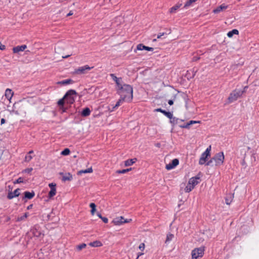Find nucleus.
<instances>
[{
	"instance_id": "nucleus-1",
	"label": "nucleus",
	"mask_w": 259,
	"mask_h": 259,
	"mask_svg": "<svg viewBox=\"0 0 259 259\" xmlns=\"http://www.w3.org/2000/svg\"><path fill=\"white\" fill-rule=\"evenodd\" d=\"M117 93L120 97L125 99V102H131L133 98V89L131 85L123 84L116 89Z\"/></svg>"
},
{
	"instance_id": "nucleus-2",
	"label": "nucleus",
	"mask_w": 259,
	"mask_h": 259,
	"mask_svg": "<svg viewBox=\"0 0 259 259\" xmlns=\"http://www.w3.org/2000/svg\"><path fill=\"white\" fill-rule=\"evenodd\" d=\"M245 92V91L240 90H234L230 94L228 100L229 103H232L236 101L239 98L241 97L242 94Z\"/></svg>"
},
{
	"instance_id": "nucleus-3",
	"label": "nucleus",
	"mask_w": 259,
	"mask_h": 259,
	"mask_svg": "<svg viewBox=\"0 0 259 259\" xmlns=\"http://www.w3.org/2000/svg\"><path fill=\"white\" fill-rule=\"evenodd\" d=\"M77 94L76 92L74 90H70L67 92L64 96V99H65V102L69 104H72L75 102V98L74 95Z\"/></svg>"
},
{
	"instance_id": "nucleus-4",
	"label": "nucleus",
	"mask_w": 259,
	"mask_h": 259,
	"mask_svg": "<svg viewBox=\"0 0 259 259\" xmlns=\"http://www.w3.org/2000/svg\"><path fill=\"white\" fill-rule=\"evenodd\" d=\"M204 247H200L194 249L191 252L192 258L199 259L204 254Z\"/></svg>"
},
{
	"instance_id": "nucleus-5",
	"label": "nucleus",
	"mask_w": 259,
	"mask_h": 259,
	"mask_svg": "<svg viewBox=\"0 0 259 259\" xmlns=\"http://www.w3.org/2000/svg\"><path fill=\"white\" fill-rule=\"evenodd\" d=\"M213 161L216 166H220L223 164L225 156L223 152L217 153L213 157Z\"/></svg>"
},
{
	"instance_id": "nucleus-6",
	"label": "nucleus",
	"mask_w": 259,
	"mask_h": 259,
	"mask_svg": "<svg viewBox=\"0 0 259 259\" xmlns=\"http://www.w3.org/2000/svg\"><path fill=\"white\" fill-rule=\"evenodd\" d=\"M211 150V146H209L206 150L202 153L199 161V164L203 165L205 163L208 156H210V152Z\"/></svg>"
},
{
	"instance_id": "nucleus-7",
	"label": "nucleus",
	"mask_w": 259,
	"mask_h": 259,
	"mask_svg": "<svg viewBox=\"0 0 259 259\" xmlns=\"http://www.w3.org/2000/svg\"><path fill=\"white\" fill-rule=\"evenodd\" d=\"M93 67H90L86 65L83 66L79 67L75 69L73 72V74H84L87 72V71L90 70Z\"/></svg>"
},
{
	"instance_id": "nucleus-8",
	"label": "nucleus",
	"mask_w": 259,
	"mask_h": 259,
	"mask_svg": "<svg viewBox=\"0 0 259 259\" xmlns=\"http://www.w3.org/2000/svg\"><path fill=\"white\" fill-rule=\"evenodd\" d=\"M131 221H132V219H124L123 217H119L114 219L112 222L115 225H120L123 223H129Z\"/></svg>"
},
{
	"instance_id": "nucleus-9",
	"label": "nucleus",
	"mask_w": 259,
	"mask_h": 259,
	"mask_svg": "<svg viewBox=\"0 0 259 259\" xmlns=\"http://www.w3.org/2000/svg\"><path fill=\"white\" fill-rule=\"evenodd\" d=\"M110 76L112 78V79L115 82L116 84V89H118L119 87H120L121 85H122V78L121 77H117L116 76L113 74L111 73L110 74Z\"/></svg>"
},
{
	"instance_id": "nucleus-10",
	"label": "nucleus",
	"mask_w": 259,
	"mask_h": 259,
	"mask_svg": "<svg viewBox=\"0 0 259 259\" xmlns=\"http://www.w3.org/2000/svg\"><path fill=\"white\" fill-rule=\"evenodd\" d=\"M49 186L51 189V190L49 193V197L51 198L56 194V184L53 183H50L49 184Z\"/></svg>"
},
{
	"instance_id": "nucleus-11",
	"label": "nucleus",
	"mask_w": 259,
	"mask_h": 259,
	"mask_svg": "<svg viewBox=\"0 0 259 259\" xmlns=\"http://www.w3.org/2000/svg\"><path fill=\"white\" fill-rule=\"evenodd\" d=\"M179 163V161L178 159L175 158L172 160L171 162L166 165V169L167 170H170L173 169L176 166H177Z\"/></svg>"
},
{
	"instance_id": "nucleus-12",
	"label": "nucleus",
	"mask_w": 259,
	"mask_h": 259,
	"mask_svg": "<svg viewBox=\"0 0 259 259\" xmlns=\"http://www.w3.org/2000/svg\"><path fill=\"white\" fill-rule=\"evenodd\" d=\"M20 189L18 188L16 189L13 192H9L8 193L7 198L9 199H12L14 198V197H16L19 196L20 195Z\"/></svg>"
},
{
	"instance_id": "nucleus-13",
	"label": "nucleus",
	"mask_w": 259,
	"mask_h": 259,
	"mask_svg": "<svg viewBox=\"0 0 259 259\" xmlns=\"http://www.w3.org/2000/svg\"><path fill=\"white\" fill-rule=\"evenodd\" d=\"M200 177L196 176L195 177L191 178L189 179L188 183L189 184L191 185L194 187L199 183Z\"/></svg>"
},
{
	"instance_id": "nucleus-14",
	"label": "nucleus",
	"mask_w": 259,
	"mask_h": 259,
	"mask_svg": "<svg viewBox=\"0 0 259 259\" xmlns=\"http://www.w3.org/2000/svg\"><path fill=\"white\" fill-rule=\"evenodd\" d=\"M61 175H63L62 180V181L65 182L66 181H70L73 179L72 175L69 173H66L65 174H63V172H61L60 174Z\"/></svg>"
},
{
	"instance_id": "nucleus-15",
	"label": "nucleus",
	"mask_w": 259,
	"mask_h": 259,
	"mask_svg": "<svg viewBox=\"0 0 259 259\" xmlns=\"http://www.w3.org/2000/svg\"><path fill=\"white\" fill-rule=\"evenodd\" d=\"M137 49L140 51L145 50L148 51H153L154 50L153 48L145 46L142 44L138 45L137 46Z\"/></svg>"
},
{
	"instance_id": "nucleus-16",
	"label": "nucleus",
	"mask_w": 259,
	"mask_h": 259,
	"mask_svg": "<svg viewBox=\"0 0 259 259\" xmlns=\"http://www.w3.org/2000/svg\"><path fill=\"white\" fill-rule=\"evenodd\" d=\"M155 112H160L163 114L165 116H166L168 118H171L172 117V113L170 112H167L164 110H163L161 108H157L155 109Z\"/></svg>"
},
{
	"instance_id": "nucleus-17",
	"label": "nucleus",
	"mask_w": 259,
	"mask_h": 259,
	"mask_svg": "<svg viewBox=\"0 0 259 259\" xmlns=\"http://www.w3.org/2000/svg\"><path fill=\"white\" fill-rule=\"evenodd\" d=\"M27 48L26 45L18 46L13 48V51L14 53H18L19 52L23 51Z\"/></svg>"
},
{
	"instance_id": "nucleus-18",
	"label": "nucleus",
	"mask_w": 259,
	"mask_h": 259,
	"mask_svg": "<svg viewBox=\"0 0 259 259\" xmlns=\"http://www.w3.org/2000/svg\"><path fill=\"white\" fill-rule=\"evenodd\" d=\"M123 101H125V99L120 97V99L118 100V101L116 102V104L112 107V109L109 108V110L110 111V112L113 111L115 109L118 107L120 105V104L122 103Z\"/></svg>"
},
{
	"instance_id": "nucleus-19",
	"label": "nucleus",
	"mask_w": 259,
	"mask_h": 259,
	"mask_svg": "<svg viewBox=\"0 0 259 259\" xmlns=\"http://www.w3.org/2000/svg\"><path fill=\"white\" fill-rule=\"evenodd\" d=\"M34 195L35 193L33 191H32L31 192L25 191L24 192V196L23 197V199H31L34 196Z\"/></svg>"
},
{
	"instance_id": "nucleus-20",
	"label": "nucleus",
	"mask_w": 259,
	"mask_h": 259,
	"mask_svg": "<svg viewBox=\"0 0 259 259\" xmlns=\"http://www.w3.org/2000/svg\"><path fill=\"white\" fill-rule=\"evenodd\" d=\"M228 8V6L225 5L224 4L221 5V6L218 7L215 9L213 10V12L214 13H219L222 11Z\"/></svg>"
},
{
	"instance_id": "nucleus-21",
	"label": "nucleus",
	"mask_w": 259,
	"mask_h": 259,
	"mask_svg": "<svg viewBox=\"0 0 259 259\" xmlns=\"http://www.w3.org/2000/svg\"><path fill=\"white\" fill-rule=\"evenodd\" d=\"M31 232L33 235L36 237H40L41 235V232L38 229L34 227L31 229Z\"/></svg>"
},
{
	"instance_id": "nucleus-22",
	"label": "nucleus",
	"mask_w": 259,
	"mask_h": 259,
	"mask_svg": "<svg viewBox=\"0 0 259 259\" xmlns=\"http://www.w3.org/2000/svg\"><path fill=\"white\" fill-rule=\"evenodd\" d=\"M91 112V111L90 108L88 107H86L83 109V110L81 112V115L82 116L87 117L90 115Z\"/></svg>"
},
{
	"instance_id": "nucleus-23",
	"label": "nucleus",
	"mask_w": 259,
	"mask_h": 259,
	"mask_svg": "<svg viewBox=\"0 0 259 259\" xmlns=\"http://www.w3.org/2000/svg\"><path fill=\"white\" fill-rule=\"evenodd\" d=\"M137 158L127 159L124 161V165L126 166H131L137 161Z\"/></svg>"
},
{
	"instance_id": "nucleus-24",
	"label": "nucleus",
	"mask_w": 259,
	"mask_h": 259,
	"mask_svg": "<svg viewBox=\"0 0 259 259\" xmlns=\"http://www.w3.org/2000/svg\"><path fill=\"white\" fill-rule=\"evenodd\" d=\"M13 95V93L11 89H7L6 90L5 96L8 99L10 100L11 99V98L12 97Z\"/></svg>"
},
{
	"instance_id": "nucleus-25",
	"label": "nucleus",
	"mask_w": 259,
	"mask_h": 259,
	"mask_svg": "<svg viewBox=\"0 0 259 259\" xmlns=\"http://www.w3.org/2000/svg\"><path fill=\"white\" fill-rule=\"evenodd\" d=\"M89 245L92 247H100L102 246V243L100 241H95L90 242Z\"/></svg>"
},
{
	"instance_id": "nucleus-26",
	"label": "nucleus",
	"mask_w": 259,
	"mask_h": 259,
	"mask_svg": "<svg viewBox=\"0 0 259 259\" xmlns=\"http://www.w3.org/2000/svg\"><path fill=\"white\" fill-rule=\"evenodd\" d=\"M73 82V81L72 79H68L59 81L58 82V83L62 85H66L69 83H72Z\"/></svg>"
},
{
	"instance_id": "nucleus-27",
	"label": "nucleus",
	"mask_w": 259,
	"mask_h": 259,
	"mask_svg": "<svg viewBox=\"0 0 259 259\" xmlns=\"http://www.w3.org/2000/svg\"><path fill=\"white\" fill-rule=\"evenodd\" d=\"M239 31L237 29H233L232 30L229 31L227 33V36L229 37H231L233 36L234 34H238Z\"/></svg>"
},
{
	"instance_id": "nucleus-28",
	"label": "nucleus",
	"mask_w": 259,
	"mask_h": 259,
	"mask_svg": "<svg viewBox=\"0 0 259 259\" xmlns=\"http://www.w3.org/2000/svg\"><path fill=\"white\" fill-rule=\"evenodd\" d=\"M93 172V169L92 167H90L85 170H81L78 172V175H81L82 174L91 173Z\"/></svg>"
},
{
	"instance_id": "nucleus-29",
	"label": "nucleus",
	"mask_w": 259,
	"mask_h": 259,
	"mask_svg": "<svg viewBox=\"0 0 259 259\" xmlns=\"http://www.w3.org/2000/svg\"><path fill=\"white\" fill-rule=\"evenodd\" d=\"M194 187L193 186H192L190 184H189L188 183L186 188H185V192L189 193L190 191H191L194 189Z\"/></svg>"
},
{
	"instance_id": "nucleus-30",
	"label": "nucleus",
	"mask_w": 259,
	"mask_h": 259,
	"mask_svg": "<svg viewBox=\"0 0 259 259\" xmlns=\"http://www.w3.org/2000/svg\"><path fill=\"white\" fill-rule=\"evenodd\" d=\"M90 206L92 208L91 210V214L94 215L96 211V205L94 203H91L90 204Z\"/></svg>"
},
{
	"instance_id": "nucleus-31",
	"label": "nucleus",
	"mask_w": 259,
	"mask_h": 259,
	"mask_svg": "<svg viewBox=\"0 0 259 259\" xmlns=\"http://www.w3.org/2000/svg\"><path fill=\"white\" fill-rule=\"evenodd\" d=\"M27 217H28V213L26 212L22 216L18 217L17 218L16 221L17 222L22 221L24 220L25 219H26Z\"/></svg>"
},
{
	"instance_id": "nucleus-32",
	"label": "nucleus",
	"mask_w": 259,
	"mask_h": 259,
	"mask_svg": "<svg viewBox=\"0 0 259 259\" xmlns=\"http://www.w3.org/2000/svg\"><path fill=\"white\" fill-rule=\"evenodd\" d=\"M170 119V122L174 124H178L179 123V121L180 119L175 117H173V115L172 114V117L169 118Z\"/></svg>"
},
{
	"instance_id": "nucleus-33",
	"label": "nucleus",
	"mask_w": 259,
	"mask_h": 259,
	"mask_svg": "<svg viewBox=\"0 0 259 259\" xmlns=\"http://www.w3.org/2000/svg\"><path fill=\"white\" fill-rule=\"evenodd\" d=\"M174 237V235L172 234H168L167 235L165 243H167L171 241Z\"/></svg>"
},
{
	"instance_id": "nucleus-34",
	"label": "nucleus",
	"mask_w": 259,
	"mask_h": 259,
	"mask_svg": "<svg viewBox=\"0 0 259 259\" xmlns=\"http://www.w3.org/2000/svg\"><path fill=\"white\" fill-rule=\"evenodd\" d=\"M197 0H189L184 5V8H187L191 6V5L195 2Z\"/></svg>"
},
{
	"instance_id": "nucleus-35",
	"label": "nucleus",
	"mask_w": 259,
	"mask_h": 259,
	"mask_svg": "<svg viewBox=\"0 0 259 259\" xmlns=\"http://www.w3.org/2000/svg\"><path fill=\"white\" fill-rule=\"evenodd\" d=\"M199 122H200L199 121L190 120L189 122L186 123L185 127L189 128L190 125H191L194 123H199Z\"/></svg>"
},
{
	"instance_id": "nucleus-36",
	"label": "nucleus",
	"mask_w": 259,
	"mask_h": 259,
	"mask_svg": "<svg viewBox=\"0 0 259 259\" xmlns=\"http://www.w3.org/2000/svg\"><path fill=\"white\" fill-rule=\"evenodd\" d=\"M132 169V168H127V169H122V170H118L116 171V173L117 174H124L126 172H128L130 170H131Z\"/></svg>"
},
{
	"instance_id": "nucleus-37",
	"label": "nucleus",
	"mask_w": 259,
	"mask_h": 259,
	"mask_svg": "<svg viewBox=\"0 0 259 259\" xmlns=\"http://www.w3.org/2000/svg\"><path fill=\"white\" fill-rule=\"evenodd\" d=\"M180 7L179 5H176L170 9L169 12L171 13H175Z\"/></svg>"
},
{
	"instance_id": "nucleus-38",
	"label": "nucleus",
	"mask_w": 259,
	"mask_h": 259,
	"mask_svg": "<svg viewBox=\"0 0 259 259\" xmlns=\"http://www.w3.org/2000/svg\"><path fill=\"white\" fill-rule=\"evenodd\" d=\"M70 151L68 148H65L64 150L61 152V154L62 155H68L69 154Z\"/></svg>"
},
{
	"instance_id": "nucleus-39",
	"label": "nucleus",
	"mask_w": 259,
	"mask_h": 259,
	"mask_svg": "<svg viewBox=\"0 0 259 259\" xmlns=\"http://www.w3.org/2000/svg\"><path fill=\"white\" fill-rule=\"evenodd\" d=\"M87 245L85 243H82L80 245H78L77 246L76 248H77V249L78 250V251H80L82 249L85 248L86 247Z\"/></svg>"
},
{
	"instance_id": "nucleus-40",
	"label": "nucleus",
	"mask_w": 259,
	"mask_h": 259,
	"mask_svg": "<svg viewBox=\"0 0 259 259\" xmlns=\"http://www.w3.org/2000/svg\"><path fill=\"white\" fill-rule=\"evenodd\" d=\"M65 101V99H64V97L61 99H60L58 102V104L59 106H63Z\"/></svg>"
},
{
	"instance_id": "nucleus-41",
	"label": "nucleus",
	"mask_w": 259,
	"mask_h": 259,
	"mask_svg": "<svg viewBox=\"0 0 259 259\" xmlns=\"http://www.w3.org/2000/svg\"><path fill=\"white\" fill-rule=\"evenodd\" d=\"M32 158V156H31L30 155H29L27 154V155H26L25 156V161H27V162H29L30 161Z\"/></svg>"
},
{
	"instance_id": "nucleus-42",
	"label": "nucleus",
	"mask_w": 259,
	"mask_h": 259,
	"mask_svg": "<svg viewBox=\"0 0 259 259\" xmlns=\"http://www.w3.org/2000/svg\"><path fill=\"white\" fill-rule=\"evenodd\" d=\"M23 179L21 177L19 178L17 180L14 182V184H19L21 183H23Z\"/></svg>"
},
{
	"instance_id": "nucleus-43",
	"label": "nucleus",
	"mask_w": 259,
	"mask_h": 259,
	"mask_svg": "<svg viewBox=\"0 0 259 259\" xmlns=\"http://www.w3.org/2000/svg\"><path fill=\"white\" fill-rule=\"evenodd\" d=\"M231 201H232V196H230V198H226L225 199L226 203L228 205H229L231 203Z\"/></svg>"
},
{
	"instance_id": "nucleus-44",
	"label": "nucleus",
	"mask_w": 259,
	"mask_h": 259,
	"mask_svg": "<svg viewBox=\"0 0 259 259\" xmlns=\"http://www.w3.org/2000/svg\"><path fill=\"white\" fill-rule=\"evenodd\" d=\"M145 244L144 243H142L140 244V245L139 246V248L141 250L143 251L145 249Z\"/></svg>"
},
{
	"instance_id": "nucleus-45",
	"label": "nucleus",
	"mask_w": 259,
	"mask_h": 259,
	"mask_svg": "<svg viewBox=\"0 0 259 259\" xmlns=\"http://www.w3.org/2000/svg\"><path fill=\"white\" fill-rule=\"evenodd\" d=\"M103 222L105 223H107L108 222V220L107 218L106 217H102L101 219Z\"/></svg>"
},
{
	"instance_id": "nucleus-46",
	"label": "nucleus",
	"mask_w": 259,
	"mask_h": 259,
	"mask_svg": "<svg viewBox=\"0 0 259 259\" xmlns=\"http://www.w3.org/2000/svg\"><path fill=\"white\" fill-rule=\"evenodd\" d=\"M213 158H212L209 161H208L206 163V165H211V163L213 162Z\"/></svg>"
},
{
	"instance_id": "nucleus-47",
	"label": "nucleus",
	"mask_w": 259,
	"mask_h": 259,
	"mask_svg": "<svg viewBox=\"0 0 259 259\" xmlns=\"http://www.w3.org/2000/svg\"><path fill=\"white\" fill-rule=\"evenodd\" d=\"M32 170V168H26V169H25L24 170L25 172H27V173L30 172Z\"/></svg>"
},
{
	"instance_id": "nucleus-48",
	"label": "nucleus",
	"mask_w": 259,
	"mask_h": 259,
	"mask_svg": "<svg viewBox=\"0 0 259 259\" xmlns=\"http://www.w3.org/2000/svg\"><path fill=\"white\" fill-rule=\"evenodd\" d=\"M6 49V46L0 43V50H4Z\"/></svg>"
},
{
	"instance_id": "nucleus-49",
	"label": "nucleus",
	"mask_w": 259,
	"mask_h": 259,
	"mask_svg": "<svg viewBox=\"0 0 259 259\" xmlns=\"http://www.w3.org/2000/svg\"><path fill=\"white\" fill-rule=\"evenodd\" d=\"M164 34V33H163H163H160L159 34H158L157 35V38H161V37L162 36H163Z\"/></svg>"
},
{
	"instance_id": "nucleus-50",
	"label": "nucleus",
	"mask_w": 259,
	"mask_h": 259,
	"mask_svg": "<svg viewBox=\"0 0 259 259\" xmlns=\"http://www.w3.org/2000/svg\"><path fill=\"white\" fill-rule=\"evenodd\" d=\"M6 122V120L4 118H2L1 119V124H4Z\"/></svg>"
},
{
	"instance_id": "nucleus-51",
	"label": "nucleus",
	"mask_w": 259,
	"mask_h": 259,
	"mask_svg": "<svg viewBox=\"0 0 259 259\" xmlns=\"http://www.w3.org/2000/svg\"><path fill=\"white\" fill-rule=\"evenodd\" d=\"M185 126H186V124H184L179 125V126L181 128H189V127H185Z\"/></svg>"
},
{
	"instance_id": "nucleus-52",
	"label": "nucleus",
	"mask_w": 259,
	"mask_h": 259,
	"mask_svg": "<svg viewBox=\"0 0 259 259\" xmlns=\"http://www.w3.org/2000/svg\"><path fill=\"white\" fill-rule=\"evenodd\" d=\"M168 104H169V105H172L174 104V102H173V101H172V100H169L168 101Z\"/></svg>"
},
{
	"instance_id": "nucleus-53",
	"label": "nucleus",
	"mask_w": 259,
	"mask_h": 259,
	"mask_svg": "<svg viewBox=\"0 0 259 259\" xmlns=\"http://www.w3.org/2000/svg\"><path fill=\"white\" fill-rule=\"evenodd\" d=\"M143 254H144V253H142V252H139V253H138V256H137V257L136 259H138V258L140 256H141V255H143Z\"/></svg>"
},
{
	"instance_id": "nucleus-54",
	"label": "nucleus",
	"mask_w": 259,
	"mask_h": 259,
	"mask_svg": "<svg viewBox=\"0 0 259 259\" xmlns=\"http://www.w3.org/2000/svg\"><path fill=\"white\" fill-rule=\"evenodd\" d=\"M32 206H33V205H32V204H30V205H29V206H27V209H31V208H32Z\"/></svg>"
},
{
	"instance_id": "nucleus-55",
	"label": "nucleus",
	"mask_w": 259,
	"mask_h": 259,
	"mask_svg": "<svg viewBox=\"0 0 259 259\" xmlns=\"http://www.w3.org/2000/svg\"><path fill=\"white\" fill-rule=\"evenodd\" d=\"M97 215L99 217V218L101 219L103 217L102 216L101 214L100 213H97Z\"/></svg>"
},
{
	"instance_id": "nucleus-56",
	"label": "nucleus",
	"mask_w": 259,
	"mask_h": 259,
	"mask_svg": "<svg viewBox=\"0 0 259 259\" xmlns=\"http://www.w3.org/2000/svg\"><path fill=\"white\" fill-rule=\"evenodd\" d=\"M73 14V13L70 11L67 15V16H71Z\"/></svg>"
},
{
	"instance_id": "nucleus-57",
	"label": "nucleus",
	"mask_w": 259,
	"mask_h": 259,
	"mask_svg": "<svg viewBox=\"0 0 259 259\" xmlns=\"http://www.w3.org/2000/svg\"><path fill=\"white\" fill-rule=\"evenodd\" d=\"M32 153H33V150H31V151L28 152V154L30 155V154H32Z\"/></svg>"
},
{
	"instance_id": "nucleus-58",
	"label": "nucleus",
	"mask_w": 259,
	"mask_h": 259,
	"mask_svg": "<svg viewBox=\"0 0 259 259\" xmlns=\"http://www.w3.org/2000/svg\"><path fill=\"white\" fill-rule=\"evenodd\" d=\"M70 56H71V55H67V56H63L62 57L63 58H67L69 57Z\"/></svg>"
},
{
	"instance_id": "nucleus-59",
	"label": "nucleus",
	"mask_w": 259,
	"mask_h": 259,
	"mask_svg": "<svg viewBox=\"0 0 259 259\" xmlns=\"http://www.w3.org/2000/svg\"><path fill=\"white\" fill-rule=\"evenodd\" d=\"M66 109H67L66 108H62V111H63V112H66Z\"/></svg>"
},
{
	"instance_id": "nucleus-60",
	"label": "nucleus",
	"mask_w": 259,
	"mask_h": 259,
	"mask_svg": "<svg viewBox=\"0 0 259 259\" xmlns=\"http://www.w3.org/2000/svg\"><path fill=\"white\" fill-rule=\"evenodd\" d=\"M242 164L243 165H245V160H243L242 161Z\"/></svg>"
},
{
	"instance_id": "nucleus-61",
	"label": "nucleus",
	"mask_w": 259,
	"mask_h": 259,
	"mask_svg": "<svg viewBox=\"0 0 259 259\" xmlns=\"http://www.w3.org/2000/svg\"><path fill=\"white\" fill-rule=\"evenodd\" d=\"M156 39H154L153 40V41H156Z\"/></svg>"
},
{
	"instance_id": "nucleus-62",
	"label": "nucleus",
	"mask_w": 259,
	"mask_h": 259,
	"mask_svg": "<svg viewBox=\"0 0 259 259\" xmlns=\"http://www.w3.org/2000/svg\"><path fill=\"white\" fill-rule=\"evenodd\" d=\"M198 59H199V58H198ZM197 58H195V61H197Z\"/></svg>"
},
{
	"instance_id": "nucleus-63",
	"label": "nucleus",
	"mask_w": 259,
	"mask_h": 259,
	"mask_svg": "<svg viewBox=\"0 0 259 259\" xmlns=\"http://www.w3.org/2000/svg\"><path fill=\"white\" fill-rule=\"evenodd\" d=\"M198 59H199V58H198ZM197 58H195V61H197Z\"/></svg>"
}]
</instances>
